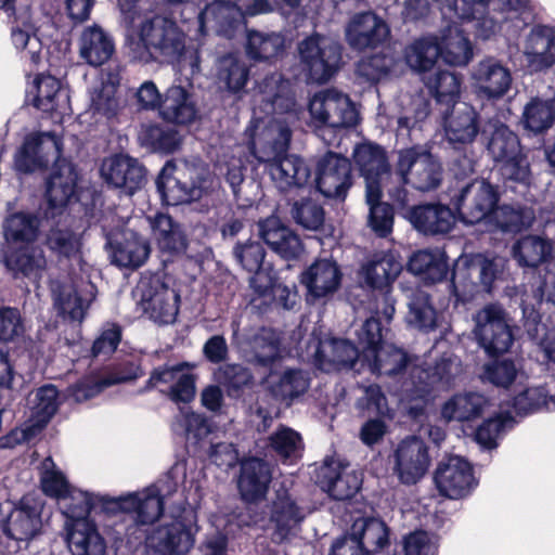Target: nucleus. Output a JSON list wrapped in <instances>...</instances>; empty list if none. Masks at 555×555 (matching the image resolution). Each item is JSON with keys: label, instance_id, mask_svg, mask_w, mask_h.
I'll use <instances>...</instances> for the list:
<instances>
[{"label": "nucleus", "instance_id": "nucleus-24", "mask_svg": "<svg viewBox=\"0 0 555 555\" xmlns=\"http://www.w3.org/2000/svg\"><path fill=\"white\" fill-rule=\"evenodd\" d=\"M361 481L357 472L334 459L325 460L317 474V483L335 500L351 498L360 489Z\"/></svg>", "mask_w": 555, "mask_h": 555}, {"label": "nucleus", "instance_id": "nucleus-55", "mask_svg": "<svg viewBox=\"0 0 555 555\" xmlns=\"http://www.w3.org/2000/svg\"><path fill=\"white\" fill-rule=\"evenodd\" d=\"M160 114L168 121L188 124L195 118L196 111L186 90L180 86H172L162 102Z\"/></svg>", "mask_w": 555, "mask_h": 555}, {"label": "nucleus", "instance_id": "nucleus-56", "mask_svg": "<svg viewBox=\"0 0 555 555\" xmlns=\"http://www.w3.org/2000/svg\"><path fill=\"white\" fill-rule=\"evenodd\" d=\"M77 173L68 164L60 165V171L48 181L47 198L52 210L62 209L75 193Z\"/></svg>", "mask_w": 555, "mask_h": 555}, {"label": "nucleus", "instance_id": "nucleus-48", "mask_svg": "<svg viewBox=\"0 0 555 555\" xmlns=\"http://www.w3.org/2000/svg\"><path fill=\"white\" fill-rule=\"evenodd\" d=\"M447 138L452 143H472L478 133L477 114L467 103H456L444 121Z\"/></svg>", "mask_w": 555, "mask_h": 555}, {"label": "nucleus", "instance_id": "nucleus-57", "mask_svg": "<svg viewBox=\"0 0 555 555\" xmlns=\"http://www.w3.org/2000/svg\"><path fill=\"white\" fill-rule=\"evenodd\" d=\"M439 57V42L436 36H425L414 40L404 50L409 67L418 73L430 70Z\"/></svg>", "mask_w": 555, "mask_h": 555}, {"label": "nucleus", "instance_id": "nucleus-2", "mask_svg": "<svg viewBox=\"0 0 555 555\" xmlns=\"http://www.w3.org/2000/svg\"><path fill=\"white\" fill-rule=\"evenodd\" d=\"M273 11L268 0H227L207 4L192 21V37L201 41L209 31L232 38L244 27L246 16H256Z\"/></svg>", "mask_w": 555, "mask_h": 555}, {"label": "nucleus", "instance_id": "nucleus-15", "mask_svg": "<svg viewBox=\"0 0 555 555\" xmlns=\"http://www.w3.org/2000/svg\"><path fill=\"white\" fill-rule=\"evenodd\" d=\"M434 481L439 493L452 500L469 495L478 485L470 463L457 455L439 462Z\"/></svg>", "mask_w": 555, "mask_h": 555}, {"label": "nucleus", "instance_id": "nucleus-35", "mask_svg": "<svg viewBox=\"0 0 555 555\" xmlns=\"http://www.w3.org/2000/svg\"><path fill=\"white\" fill-rule=\"evenodd\" d=\"M34 105L44 112L53 114L56 118L69 113V95L56 78L50 75H40L34 81Z\"/></svg>", "mask_w": 555, "mask_h": 555}, {"label": "nucleus", "instance_id": "nucleus-26", "mask_svg": "<svg viewBox=\"0 0 555 555\" xmlns=\"http://www.w3.org/2000/svg\"><path fill=\"white\" fill-rule=\"evenodd\" d=\"M107 245L112 262L125 268L142 266L151 250L147 241L129 229L107 234Z\"/></svg>", "mask_w": 555, "mask_h": 555}, {"label": "nucleus", "instance_id": "nucleus-32", "mask_svg": "<svg viewBox=\"0 0 555 555\" xmlns=\"http://www.w3.org/2000/svg\"><path fill=\"white\" fill-rule=\"evenodd\" d=\"M118 87L119 77L111 72L101 74L91 86L89 111L96 121L111 119L118 114L120 109V101L117 96Z\"/></svg>", "mask_w": 555, "mask_h": 555}, {"label": "nucleus", "instance_id": "nucleus-29", "mask_svg": "<svg viewBox=\"0 0 555 555\" xmlns=\"http://www.w3.org/2000/svg\"><path fill=\"white\" fill-rule=\"evenodd\" d=\"M520 51L534 72L550 68L555 64V27L535 26L524 38Z\"/></svg>", "mask_w": 555, "mask_h": 555}, {"label": "nucleus", "instance_id": "nucleus-5", "mask_svg": "<svg viewBox=\"0 0 555 555\" xmlns=\"http://www.w3.org/2000/svg\"><path fill=\"white\" fill-rule=\"evenodd\" d=\"M178 489V482L171 477L166 476L154 485L143 489L142 491L129 493L115 500H107L105 507L109 511H121L134 524L133 532L127 533L129 537L135 534V540L141 541L145 531L139 526H144L156 520L164 507L166 498L172 495Z\"/></svg>", "mask_w": 555, "mask_h": 555}, {"label": "nucleus", "instance_id": "nucleus-30", "mask_svg": "<svg viewBox=\"0 0 555 555\" xmlns=\"http://www.w3.org/2000/svg\"><path fill=\"white\" fill-rule=\"evenodd\" d=\"M389 35L387 24L373 12L358 13L346 26V39L357 50L374 48Z\"/></svg>", "mask_w": 555, "mask_h": 555}, {"label": "nucleus", "instance_id": "nucleus-17", "mask_svg": "<svg viewBox=\"0 0 555 555\" xmlns=\"http://www.w3.org/2000/svg\"><path fill=\"white\" fill-rule=\"evenodd\" d=\"M393 473L400 482L415 485L427 473L430 456L426 443L418 437L401 440L393 450Z\"/></svg>", "mask_w": 555, "mask_h": 555}, {"label": "nucleus", "instance_id": "nucleus-14", "mask_svg": "<svg viewBox=\"0 0 555 555\" xmlns=\"http://www.w3.org/2000/svg\"><path fill=\"white\" fill-rule=\"evenodd\" d=\"M31 416L22 427L12 430L0 439L3 448H13L15 444L27 442L38 435L54 415L59 406L57 390L52 385L36 390L29 399Z\"/></svg>", "mask_w": 555, "mask_h": 555}, {"label": "nucleus", "instance_id": "nucleus-33", "mask_svg": "<svg viewBox=\"0 0 555 555\" xmlns=\"http://www.w3.org/2000/svg\"><path fill=\"white\" fill-rule=\"evenodd\" d=\"M451 298L439 300L435 307L431 296L417 289L412 293L408 302L406 323L417 330L429 332L435 330L442 318V311L450 305Z\"/></svg>", "mask_w": 555, "mask_h": 555}, {"label": "nucleus", "instance_id": "nucleus-12", "mask_svg": "<svg viewBox=\"0 0 555 555\" xmlns=\"http://www.w3.org/2000/svg\"><path fill=\"white\" fill-rule=\"evenodd\" d=\"M473 321V334L488 353H501L509 349L513 334L500 305H486L474 314Z\"/></svg>", "mask_w": 555, "mask_h": 555}, {"label": "nucleus", "instance_id": "nucleus-13", "mask_svg": "<svg viewBox=\"0 0 555 555\" xmlns=\"http://www.w3.org/2000/svg\"><path fill=\"white\" fill-rule=\"evenodd\" d=\"M461 373L457 358L444 356L433 369L414 365L410 369L411 382L404 384L406 400H424L431 390L449 389Z\"/></svg>", "mask_w": 555, "mask_h": 555}, {"label": "nucleus", "instance_id": "nucleus-18", "mask_svg": "<svg viewBox=\"0 0 555 555\" xmlns=\"http://www.w3.org/2000/svg\"><path fill=\"white\" fill-rule=\"evenodd\" d=\"M61 142L50 132L34 133L26 137L16 152L14 166L22 172H33L55 164L61 157Z\"/></svg>", "mask_w": 555, "mask_h": 555}, {"label": "nucleus", "instance_id": "nucleus-22", "mask_svg": "<svg viewBox=\"0 0 555 555\" xmlns=\"http://www.w3.org/2000/svg\"><path fill=\"white\" fill-rule=\"evenodd\" d=\"M351 165L346 157L326 153L318 164L317 188L325 197L345 198L351 185Z\"/></svg>", "mask_w": 555, "mask_h": 555}, {"label": "nucleus", "instance_id": "nucleus-27", "mask_svg": "<svg viewBox=\"0 0 555 555\" xmlns=\"http://www.w3.org/2000/svg\"><path fill=\"white\" fill-rule=\"evenodd\" d=\"M343 272L332 258L313 261L302 273L301 283L308 296L314 299L325 298L336 293L341 284Z\"/></svg>", "mask_w": 555, "mask_h": 555}, {"label": "nucleus", "instance_id": "nucleus-34", "mask_svg": "<svg viewBox=\"0 0 555 555\" xmlns=\"http://www.w3.org/2000/svg\"><path fill=\"white\" fill-rule=\"evenodd\" d=\"M359 357L358 349L346 339L324 338L318 343L314 362L324 372L350 369Z\"/></svg>", "mask_w": 555, "mask_h": 555}, {"label": "nucleus", "instance_id": "nucleus-37", "mask_svg": "<svg viewBox=\"0 0 555 555\" xmlns=\"http://www.w3.org/2000/svg\"><path fill=\"white\" fill-rule=\"evenodd\" d=\"M408 218L413 227L425 234L449 232L455 223L452 210L441 204H426L410 209Z\"/></svg>", "mask_w": 555, "mask_h": 555}, {"label": "nucleus", "instance_id": "nucleus-16", "mask_svg": "<svg viewBox=\"0 0 555 555\" xmlns=\"http://www.w3.org/2000/svg\"><path fill=\"white\" fill-rule=\"evenodd\" d=\"M42 508L43 503L40 499L33 494L24 495L11 508L3 524L4 533L17 542L27 544L42 531Z\"/></svg>", "mask_w": 555, "mask_h": 555}, {"label": "nucleus", "instance_id": "nucleus-28", "mask_svg": "<svg viewBox=\"0 0 555 555\" xmlns=\"http://www.w3.org/2000/svg\"><path fill=\"white\" fill-rule=\"evenodd\" d=\"M101 176L108 184L124 189L129 195L141 189L145 179L144 168L139 162L122 154L105 158Z\"/></svg>", "mask_w": 555, "mask_h": 555}, {"label": "nucleus", "instance_id": "nucleus-46", "mask_svg": "<svg viewBox=\"0 0 555 555\" xmlns=\"http://www.w3.org/2000/svg\"><path fill=\"white\" fill-rule=\"evenodd\" d=\"M64 496L57 503L62 514L66 517V521L69 522L76 519H88L87 515L98 506L107 514L122 513L121 511H109L105 507L107 500H115L116 498L95 495L74 487Z\"/></svg>", "mask_w": 555, "mask_h": 555}, {"label": "nucleus", "instance_id": "nucleus-38", "mask_svg": "<svg viewBox=\"0 0 555 555\" xmlns=\"http://www.w3.org/2000/svg\"><path fill=\"white\" fill-rule=\"evenodd\" d=\"M492 406V402L485 395L467 391L454 395L441 408V415L446 421L466 422L480 417Z\"/></svg>", "mask_w": 555, "mask_h": 555}, {"label": "nucleus", "instance_id": "nucleus-43", "mask_svg": "<svg viewBox=\"0 0 555 555\" xmlns=\"http://www.w3.org/2000/svg\"><path fill=\"white\" fill-rule=\"evenodd\" d=\"M5 264L15 274L38 282L44 274L47 260L43 250L34 244L18 246L8 251Z\"/></svg>", "mask_w": 555, "mask_h": 555}, {"label": "nucleus", "instance_id": "nucleus-3", "mask_svg": "<svg viewBox=\"0 0 555 555\" xmlns=\"http://www.w3.org/2000/svg\"><path fill=\"white\" fill-rule=\"evenodd\" d=\"M208 168L201 162H167L156 181L166 205H180L197 199L212 185Z\"/></svg>", "mask_w": 555, "mask_h": 555}, {"label": "nucleus", "instance_id": "nucleus-59", "mask_svg": "<svg viewBox=\"0 0 555 555\" xmlns=\"http://www.w3.org/2000/svg\"><path fill=\"white\" fill-rule=\"evenodd\" d=\"M364 360L373 373L391 376L400 373L405 366L408 356L393 345L383 343L376 349H372L370 358Z\"/></svg>", "mask_w": 555, "mask_h": 555}, {"label": "nucleus", "instance_id": "nucleus-11", "mask_svg": "<svg viewBox=\"0 0 555 555\" xmlns=\"http://www.w3.org/2000/svg\"><path fill=\"white\" fill-rule=\"evenodd\" d=\"M396 173L404 184L425 192L440 184L442 169L429 152L412 147L398 152Z\"/></svg>", "mask_w": 555, "mask_h": 555}, {"label": "nucleus", "instance_id": "nucleus-31", "mask_svg": "<svg viewBox=\"0 0 555 555\" xmlns=\"http://www.w3.org/2000/svg\"><path fill=\"white\" fill-rule=\"evenodd\" d=\"M258 232L272 251L284 259H295L302 253L299 237L275 216L260 220Z\"/></svg>", "mask_w": 555, "mask_h": 555}, {"label": "nucleus", "instance_id": "nucleus-61", "mask_svg": "<svg viewBox=\"0 0 555 555\" xmlns=\"http://www.w3.org/2000/svg\"><path fill=\"white\" fill-rule=\"evenodd\" d=\"M173 430L183 434L186 441L194 446L201 444L209 435L214 434L210 421L188 408L180 409L173 423Z\"/></svg>", "mask_w": 555, "mask_h": 555}, {"label": "nucleus", "instance_id": "nucleus-20", "mask_svg": "<svg viewBox=\"0 0 555 555\" xmlns=\"http://www.w3.org/2000/svg\"><path fill=\"white\" fill-rule=\"evenodd\" d=\"M470 78L476 93L489 100L503 98L513 82L509 68L493 56L480 60L473 67Z\"/></svg>", "mask_w": 555, "mask_h": 555}, {"label": "nucleus", "instance_id": "nucleus-47", "mask_svg": "<svg viewBox=\"0 0 555 555\" xmlns=\"http://www.w3.org/2000/svg\"><path fill=\"white\" fill-rule=\"evenodd\" d=\"M114 52L111 36L100 26L86 27L79 38V54L88 64L100 66L108 61Z\"/></svg>", "mask_w": 555, "mask_h": 555}, {"label": "nucleus", "instance_id": "nucleus-19", "mask_svg": "<svg viewBox=\"0 0 555 555\" xmlns=\"http://www.w3.org/2000/svg\"><path fill=\"white\" fill-rule=\"evenodd\" d=\"M498 203L495 189L486 180H475L461 190L455 201L463 222L468 224L489 222Z\"/></svg>", "mask_w": 555, "mask_h": 555}, {"label": "nucleus", "instance_id": "nucleus-60", "mask_svg": "<svg viewBox=\"0 0 555 555\" xmlns=\"http://www.w3.org/2000/svg\"><path fill=\"white\" fill-rule=\"evenodd\" d=\"M249 69L245 62L235 54H227L217 62L218 82L232 92L238 93L248 81Z\"/></svg>", "mask_w": 555, "mask_h": 555}, {"label": "nucleus", "instance_id": "nucleus-58", "mask_svg": "<svg viewBox=\"0 0 555 555\" xmlns=\"http://www.w3.org/2000/svg\"><path fill=\"white\" fill-rule=\"evenodd\" d=\"M51 292L61 314L79 322L85 318L90 300L82 298L73 284L53 282Z\"/></svg>", "mask_w": 555, "mask_h": 555}, {"label": "nucleus", "instance_id": "nucleus-49", "mask_svg": "<svg viewBox=\"0 0 555 555\" xmlns=\"http://www.w3.org/2000/svg\"><path fill=\"white\" fill-rule=\"evenodd\" d=\"M482 378L498 388L513 389L522 387L528 376L521 364L511 359H496L483 365Z\"/></svg>", "mask_w": 555, "mask_h": 555}, {"label": "nucleus", "instance_id": "nucleus-25", "mask_svg": "<svg viewBox=\"0 0 555 555\" xmlns=\"http://www.w3.org/2000/svg\"><path fill=\"white\" fill-rule=\"evenodd\" d=\"M196 531L193 526L173 521L155 528L145 540L147 546L158 555H183L193 547Z\"/></svg>", "mask_w": 555, "mask_h": 555}, {"label": "nucleus", "instance_id": "nucleus-23", "mask_svg": "<svg viewBox=\"0 0 555 555\" xmlns=\"http://www.w3.org/2000/svg\"><path fill=\"white\" fill-rule=\"evenodd\" d=\"M192 369L186 362L165 365L153 371L150 383L162 391H167L172 401L186 403L195 396V376Z\"/></svg>", "mask_w": 555, "mask_h": 555}, {"label": "nucleus", "instance_id": "nucleus-51", "mask_svg": "<svg viewBox=\"0 0 555 555\" xmlns=\"http://www.w3.org/2000/svg\"><path fill=\"white\" fill-rule=\"evenodd\" d=\"M402 270V262L392 254L375 256L362 268V275L367 285L383 288L392 283Z\"/></svg>", "mask_w": 555, "mask_h": 555}, {"label": "nucleus", "instance_id": "nucleus-10", "mask_svg": "<svg viewBox=\"0 0 555 555\" xmlns=\"http://www.w3.org/2000/svg\"><path fill=\"white\" fill-rule=\"evenodd\" d=\"M134 296L142 312L160 324H170L179 311V294L159 278L140 280Z\"/></svg>", "mask_w": 555, "mask_h": 555}, {"label": "nucleus", "instance_id": "nucleus-21", "mask_svg": "<svg viewBox=\"0 0 555 555\" xmlns=\"http://www.w3.org/2000/svg\"><path fill=\"white\" fill-rule=\"evenodd\" d=\"M353 157L364 177L369 199H376L377 191L386 186L390 177L385 151L378 145L364 143L354 149Z\"/></svg>", "mask_w": 555, "mask_h": 555}, {"label": "nucleus", "instance_id": "nucleus-53", "mask_svg": "<svg viewBox=\"0 0 555 555\" xmlns=\"http://www.w3.org/2000/svg\"><path fill=\"white\" fill-rule=\"evenodd\" d=\"M39 219L31 214L17 212L9 216L3 232L10 249L34 244L39 234Z\"/></svg>", "mask_w": 555, "mask_h": 555}, {"label": "nucleus", "instance_id": "nucleus-54", "mask_svg": "<svg viewBox=\"0 0 555 555\" xmlns=\"http://www.w3.org/2000/svg\"><path fill=\"white\" fill-rule=\"evenodd\" d=\"M138 367L129 364L122 371H114L96 379H85L70 389V396L76 402H82L93 398L106 387L125 383L138 377Z\"/></svg>", "mask_w": 555, "mask_h": 555}, {"label": "nucleus", "instance_id": "nucleus-45", "mask_svg": "<svg viewBox=\"0 0 555 555\" xmlns=\"http://www.w3.org/2000/svg\"><path fill=\"white\" fill-rule=\"evenodd\" d=\"M438 42L439 56L449 65L465 66L473 57L472 43L455 22L441 31Z\"/></svg>", "mask_w": 555, "mask_h": 555}, {"label": "nucleus", "instance_id": "nucleus-8", "mask_svg": "<svg viewBox=\"0 0 555 555\" xmlns=\"http://www.w3.org/2000/svg\"><path fill=\"white\" fill-rule=\"evenodd\" d=\"M310 122L315 128H347L358 122L359 114L350 98L337 89H324L309 101Z\"/></svg>", "mask_w": 555, "mask_h": 555}, {"label": "nucleus", "instance_id": "nucleus-4", "mask_svg": "<svg viewBox=\"0 0 555 555\" xmlns=\"http://www.w3.org/2000/svg\"><path fill=\"white\" fill-rule=\"evenodd\" d=\"M506 268L503 257H488L482 254L462 255L453 268L452 287L455 302L472 300L480 291L491 292L495 280Z\"/></svg>", "mask_w": 555, "mask_h": 555}, {"label": "nucleus", "instance_id": "nucleus-40", "mask_svg": "<svg viewBox=\"0 0 555 555\" xmlns=\"http://www.w3.org/2000/svg\"><path fill=\"white\" fill-rule=\"evenodd\" d=\"M271 480L269 465L259 459H248L241 464L238 490L247 502H255L264 496Z\"/></svg>", "mask_w": 555, "mask_h": 555}, {"label": "nucleus", "instance_id": "nucleus-64", "mask_svg": "<svg viewBox=\"0 0 555 555\" xmlns=\"http://www.w3.org/2000/svg\"><path fill=\"white\" fill-rule=\"evenodd\" d=\"M284 48V38L276 33L249 30L246 53L255 61H268L278 56Z\"/></svg>", "mask_w": 555, "mask_h": 555}, {"label": "nucleus", "instance_id": "nucleus-39", "mask_svg": "<svg viewBox=\"0 0 555 555\" xmlns=\"http://www.w3.org/2000/svg\"><path fill=\"white\" fill-rule=\"evenodd\" d=\"M348 534L370 555L383 551L390 543V532L384 520L376 517H359Z\"/></svg>", "mask_w": 555, "mask_h": 555}, {"label": "nucleus", "instance_id": "nucleus-63", "mask_svg": "<svg viewBox=\"0 0 555 555\" xmlns=\"http://www.w3.org/2000/svg\"><path fill=\"white\" fill-rule=\"evenodd\" d=\"M552 249L550 241L537 235H527L513 246V255L520 266L533 268L545 261Z\"/></svg>", "mask_w": 555, "mask_h": 555}, {"label": "nucleus", "instance_id": "nucleus-44", "mask_svg": "<svg viewBox=\"0 0 555 555\" xmlns=\"http://www.w3.org/2000/svg\"><path fill=\"white\" fill-rule=\"evenodd\" d=\"M304 519L301 509L286 491H278L272 503L270 520L274 524V540L282 542L295 533Z\"/></svg>", "mask_w": 555, "mask_h": 555}, {"label": "nucleus", "instance_id": "nucleus-42", "mask_svg": "<svg viewBox=\"0 0 555 555\" xmlns=\"http://www.w3.org/2000/svg\"><path fill=\"white\" fill-rule=\"evenodd\" d=\"M150 225L155 244L163 256L172 257L186 248V238L179 223L166 214L150 218Z\"/></svg>", "mask_w": 555, "mask_h": 555}, {"label": "nucleus", "instance_id": "nucleus-36", "mask_svg": "<svg viewBox=\"0 0 555 555\" xmlns=\"http://www.w3.org/2000/svg\"><path fill=\"white\" fill-rule=\"evenodd\" d=\"M66 541L73 555H104L106 544L96 526L89 519L65 522Z\"/></svg>", "mask_w": 555, "mask_h": 555}, {"label": "nucleus", "instance_id": "nucleus-6", "mask_svg": "<svg viewBox=\"0 0 555 555\" xmlns=\"http://www.w3.org/2000/svg\"><path fill=\"white\" fill-rule=\"evenodd\" d=\"M482 132L489 135L488 151L495 162L501 163L503 179L529 186L532 175L518 137L500 121H489Z\"/></svg>", "mask_w": 555, "mask_h": 555}, {"label": "nucleus", "instance_id": "nucleus-9", "mask_svg": "<svg viewBox=\"0 0 555 555\" xmlns=\"http://www.w3.org/2000/svg\"><path fill=\"white\" fill-rule=\"evenodd\" d=\"M138 35L151 55L158 54L167 60H175L185 48L184 31L165 16L144 18L138 25Z\"/></svg>", "mask_w": 555, "mask_h": 555}, {"label": "nucleus", "instance_id": "nucleus-52", "mask_svg": "<svg viewBox=\"0 0 555 555\" xmlns=\"http://www.w3.org/2000/svg\"><path fill=\"white\" fill-rule=\"evenodd\" d=\"M273 397L284 402H292L309 388V377L301 370H286L282 374H271L267 380Z\"/></svg>", "mask_w": 555, "mask_h": 555}, {"label": "nucleus", "instance_id": "nucleus-62", "mask_svg": "<svg viewBox=\"0 0 555 555\" xmlns=\"http://www.w3.org/2000/svg\"><path fill=\"white\" fill-rule=\"evenodd\" d=\"M554 119V102L533 98L524 106L520 122L526 130L541 133L552 127Z\"/></svg>", "mask_w": 555, "mask_h": 555}, {"label": "nucleus", "instance_id": "nucleus-1", "mask_svg": "<svg viewBox=\"0 0 555 555\" xmlns=\"http://www.w3.org/2000/svg\"><path fill=\"white\" fill-rule=\"evenodd\" d=\"M253 117L246 128L250 150L264 164L271 180L281 191L301 189L311 169L301 157L288 155L291 125L299 119L289 80L274 73L258 82L253 95Z\"/></svg>", "mask_w": 555, "mask_h": 555}, {"label": "nucleus", "instance_id": "nucleus-41", "mask_svg": "<svg viewBox=\"0 0 555 555\" xmlns=\"http://www.w3.org/2000/svg\"><path fill=\"white\" fill-rule=\"evenodd\" d=\"M555 382L545 384L524 383L522 387L515 390L512 398V405L518 415H527L542 409H552L555 405Z\"/></svg>", "mask_w": 555, "mask_h": 555}, {"label": "nucleus", "instance_id": "nucleus-50", "mask_svg": "<svg viewBox=\"0 0 555 555\" xmlns=\"http://www.w3.org/2000/svg\"><path fill=\"white\" fill-rule=\"evenodd\" d=\"M408 269L413 274L420 275L424 281L436 283L447 276L449 266L442 251L424 249L411 256Z\"/></svg>", "mask_w": 555, "mask_h": 555}, {"label": "nucleus", "instance_id": "nucleus-7", "mask_svg": "<svg viewBox=\"0 0 555 555\" xmlns=\"http://www.w3.org/2000/svg\"><path fill=\"white\" fill-rule=\"evenodd\" d=\"M298 52L301 69L311 82H326L339 68L340 46L328 37L310 36L299 43Z\"/></svg>", "mask_w": 555, "mask_h": 555}]
</instances>
